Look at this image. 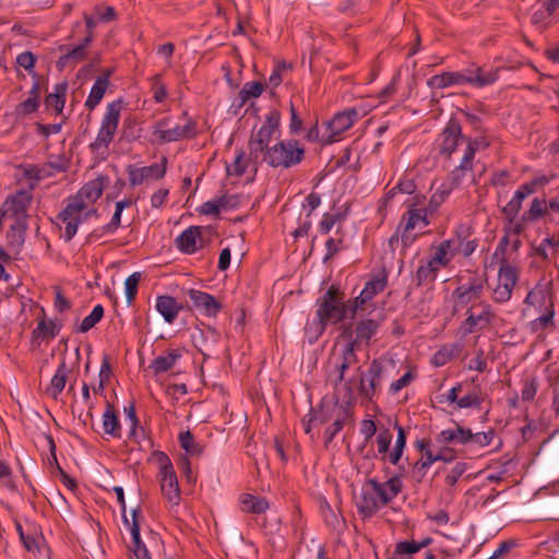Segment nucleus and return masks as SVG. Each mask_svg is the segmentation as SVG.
Instances as JSON below:
<instances>
[{
    "label": "nucleus",
    "instance_id": "ea45409f",
    "mask_svg": "<svg viewBox=\"0 0 559 559\" xmlns=\"http://www.w3.org/2000/svg\"><path fill=\"white\" fill-rule=\"evenodd\" d=\"M180 358V354L177 350H171L163 356H157L151 365L154 373H162L170 370L176 361Z\"/></svg>",
    "mask_w": 559,
    "mask_h": 559
},
{
    "label": "nucleus",
    "instance_id": "f257e3e1",
    "mask_svg": "<svg viewBox=\"0 0 559 559\" xmlns=\"http://www.w3.org/2000/svg\"><path fill=\"white\" fill-rule=\"evenodd\" d=\"M104 187L105 178L103 177L87 182L68 202L66 209L60 212L58 218L66 225L63 234L66 241H70L75 236L78 227L82 222L96 214V210H91L90 205L102 197Z\"/></svg>",
    "mask_w": 559,
    "mask_h": 559
},
{
    "label": "nucleus",
    "instance_id": "c9c22d12",
    "mask_svg": "<svg viewBox=\"0 0 559 559\" xmlns=\"http://www.w3.org/2000/svg\"><path fill=\"white\" fill-rule=\"evenodd\" d=\"M108 88V82L105 78H97L94 85L91 88L90 95L85 102V106L93 110L102 102L106 91Z\"/></svg>",
    "mask_w": 559,
    "mask_h": 559
},
{
    "label": "nucleus",
    "instance_id": "f3484780",
    "mask_svg": "<svg viewBox=\"0 0 559 559\" xmlns=\"http://www.w3.org/2000/svg\"><path fill=\"white\" fill-rule=\"evenodd\" d=\"M430 250L431 253L427 260L440 271L441 267H447L450 264L459 251V246H456L455 239H447L437 247L432 246Z\"/></svg>",
    "mask_w": 559,
    "mask_h": 559
},
{
    "label": "nucleus",
    "instance_id": "7c9ffc66",
    "mask_svg": "<svg viewBox=\"0 0 559 559\" xmlns=\"http://www.w3.org/2000/svg\"><path fill=\"white\" fill-rule=\"evenodd\" d=\"M103 429L105 433L114 438L121 437V426L117 414L115 413L114 405L107 403L106 409L103 414Z\"/></svg>",
    "mask_w": 559,
    "mask_h": 559
},
{
    "label": "nucleus",
    "instance_id": "5701e85b",
    "mask_svg": "<svg viewBox=\"0 0 559 559\" xmlns=\"http://www.w3.org/2000/svg\"><path fill=\"white\" fill-rule=\"evenodd\" d=\"M465 71L468 84L476 87L493 84L498 80V69L485 71L481 67L473 66Z\"/></svg>",
    "mask_w": 559,
    "mask_h": 559
},
{
    "label": "nucleus",
    "instance_id": "0eeeda50",
    "mask_svg": "<svg viewBox=\"0 0 559 559\" xmlns=\"http://www.w3.org/2000/svg\"><path fill=\"white\" fill-rule=\"evenodd\" d=\"M112 490L116 493L117 500L121 507L123 524L130 531L132 537L131 544L129 546L130 550L134 554L136 559H152L146 544L140 537V519L142 518L140 508L132 510V519L129 520L127 516L124 492L122 487L115 486Z\"/></svg>",
    "mask_w": 559,
    "mask_h": 559
},
{
    "label": "nucleus",
    "instance_id": "de8ad7c7",
    "mask_svg": "<svg viewBox=\"0 0 559 559\" xmlns=\"http://www.w3.org/2000/svg\"><path fill=\"white\" fill-rule=\"evenodd\" d=\"M263 92V85L260 82H247L239 92L241 105L247 103L250 98L259 97Z\"/></svg>",
    "mask_w": 559,
    "mask_h": 559
},
{
    "label": "nucleus",
    "instance_id": "39448f33",
    "mask_svg": "<svg viewBox=\"0 0 559 559\" xmlns=\"http://www.w3.org/2000/svg\"><path fill=\"white\" fill-rule=\"evenodd\" d=\"M353 301L345 305L342 294L331 286L324 296L318 299L317 317L319 319V331L322 333L329 323H338L344 320L348 313H352Z\"/></svg>",
    "mask_w": 559,
    "mask_h": 559
},
{
    "label": "nucleus",
    "instance_id": "8fccbe9b",
    "mask_svg": "<svg viewBox=\"0 0 559 559\" xmlns=\"http://www.w3.org/2000/svg\"><path fill=\"white\" fill-rule=\"evenodd\" d=\"M484 399L481 394L475 390L469 391L457 402L459 408H480Z\"/></svg>",
    "mask_w": 559,
    "mask_h": 559
},
{
    "label": "nucleus",
    "instance_id": "423d86ee",
    "mask_svg": "<svg viewBox=\"0 0 559 559\" xmlns=\"http://www.w3.org/2000/svg\"><path fill=\"white\" fill-rule=\"evenodd\" d=\"M304 146L294 139L282 140L265 151L263 162L273 168H292L305 158Z\"/></svg>",
    "mask_w": 559,
    "mask_h": 559
},
{
    "label": "nucleus",
    "instance_id": "c03bdc74",
    "mask_svg": "<svg viewBox=\"0 0 559 559\" xmlns=\"http://www.w3.org/2000/svg\"><path fill=\"white\" fill-rule=\"evenodd\" d=\"M180 447L190 455H199L203 451V447L194 441L193 435L187 430L179 433Z\"/></svg>",
    "mask_w": 559,
    "mask_h": 559
},
{
    "label": "nucleus",
    "instance_id": "1a4fd4ad",
    "mask_svg": "<svg viewBox=\"0 0 559 559\" xmlns=\"http://www.w3.org/2000/svg\"><path fill=\"white\" fill-rule=\"evenodd\" d=\"M152 135L160 143L192 139L197 135L195 122L188 120L183 126H171V118L165 117L154 123Z\"/></svg>",
    "mask_w": 559,
    "mask_h": 559
},
{
    "label": "nucleus",
    "instance_id": "4c0bfd02",
    "mask_svg": "<svg viewBox=\"0 0 559 559\" xmlns=\"http://www.w3.org/2000/svg\"><path fill=\"white\" fill-rule=\"evenodd\" d=\"M518 282V271L516 269L503 261L500 265L498 272V285L510 288L513 292V288Z\"/></svg>",
    "mask_w": 559,
    "mask_h": 559
},
{
    "label": "nucleus",
    "instance_id": "e433bc0d",
    "mask_svg": "<svg viewBox=\"0 0 559 559\" xmlns=\"http://www.w3.org/2000/svg\"><path fill=\"white\" fill-rule=\"evenodd\" d=\"M67 85L64 83L57 84L53 92L48 94L45 103L49 108H53L57 114H61L66 103Z\"/></svg>",
    "mask_w": 559,
    "mask_h": 559
},
{
    "label": "nucleus",
    "instance_id": "f03ea898",
    "mask_svg": "<svg viewBox=\"0 0 559 559\" xmlns=\"http://www.w3.org/2000/svg\"><path fill=\"white\" fill-rule=\"evenodd\" d=\"M382 371V365L377 359L371 361L366 372L358 367V379L349 378L344 384L336 386V397L347 406L356 402L357 394L366 401H371L380 391Z\"/></svg>",
    "mask_w": 559,
    "mask_h": 559
},
{
    "label": "nucleus",
    "instance_id": "ddd939ff",
    "mask_svg": "<svg viewBox=\"0 0 559 559\" xmlns=\"http://www.w3.org/2000/svg\"><path fill=\"white\" fill-rule=\"evenodd\" d=\"M364 114L355 107L348 108L342 112H337L331 121L328 122L329 134L324 140L325 143H333L338 141V136L348 130L355 121H357Z\"/></svg>",
    "mask_w": 559,
    "mask_h": 559
},
{
    "label": "nucleus",
    "instance_id": "473e14b6",
    "mask_svg": "<svg viewBox=\"0 0 559 559\" xmlns=\"http://www.w3.org/2000/svg\"><path fill=\"white\" fill-rule=\"evenodd\" d=\"M240 504L243 512L254 514L264 513L269 509V502L266 499L250 493H243L240 496Z\"/></svg>",
    "mask_w": 559,
    "mask_h": 559
},
{
    "label": "nucleus",
    "instance_id": "393cba45",
    "mask_svg": "<svg viewBox=\"0 0 559 559\" xmlns=\"http://www.w3.org/2000/svg\"><path fill=\"white\" fill-rule=\"evenodd\" d=\"M188 296L193 302L194 307L204 310L205 314L207 316H215L221 309V305L212 295L207 293L190 289L188 292Z\"/></svg>",
    "mask_w": 559,
    "mask_h": 559
},
{
    "label": "nucleus",
    "instance_id": "bb28decb",
    "mask_svg": "<svg viewBox=\"0 0 559 559\" xmlns=\"http://www.w3.org/2000/svg\"><path fill=\"white\" fill-rule=\"evenodd\" d=\"M59 49L63 52L57 61V68L59 70L74 68L79 62L83 61L87 55V51H84L83 48L78 45L72 48L67 45H61Z\"/></svg>",
    "mask_w": 559,
    "mask_h": 559
},
{
    "label": "nucleus",
    "instance_id": "58836bf2",
    "mask_svg": "<svg viewBox=\"0 0 559 559\" xmlns=\"http://www.w3.org/2000/svg\"><path fill=\"white\" fill-rule=\"evenodd\" d=\"M452 192V187H448L447 185H441L430 197V200L424 209L432 216L438 212L441 204L448 199L450 193Z\"/></svg>",
    "mask_w": 559,
    "mask_h": 559
},
{
    "label": "nucleus",
    "instance_id": "7ed1b4c3",
    "mask_svg": "<svg viewBox=\"0 0 559 559\" xmlns=\"http://www.w3.org/2000/svg\"><path fill=\"white\" fill-rule=\"evenodd\" d=\"M33 194L29 190H19L9 197L2 205V215L13 221L9 237L16 245H22L27 229L28 209L32 205Z\"/></svg>",
    "mask_w": 559,
    "mask_h": 559
},
{
    "label": "nucleus",
    "instance_id": "2eb2a0df",
    "mask_svg": "<svg viewBox=\"0 0 559 559\" xmlns=\"http://www.w3.org/2000/svg\"><path fill=\"white\" fill-rule=\"evenodd\" d=\"M388 285V274L384 270L374 275L368 281L361 290L360 295L353 299L352 316H355L357 310L361 308L367 301L371 300L374 296L382 293Z\"/></svg>",
    "mask_w": 559,
    "mask_h": 559
},
{
    "label": "nucleus",
    "instance_id": "a19ab883",
    "mask_svg": "<svg viewBox=\"0 0 559 559\" xmlns=\"http://www.w3.org/2000/svg\"><path fill=\"white\" fill-rule=\"evenodd\" d=\"M394 429H396L397 431V437L393 450L390 453V463L393 465H397L400 460L402 459L406 445V431L397 423L394 424Z\"/></svg>",
    "mask_w": 559,
    "mask_h": 559
},
{
    "label": "nucleus",
    "instance_id": "4d7b16f0",
    "mask_svg": "<svg viewBox=\"0 0 559 559\" xmlns=\"http://www.w3.org/2000/svg\"><path fill=\"white\" fill-rule=\"evenodd\" d=\"M16 63L24 68L26 71H28L29 74L33 75V78H37V74L33 71L35 63H36V57L31 51H24L20 53L16 57Z\"/></svg>",
    "mask_w": 559,
    "mask_h": 559
},
{
    "label": "nucleus",
    "instance_id": "c85d7f7f",
    "mask_svg": "<svg viewBox=\"0 0 559 559\" xmlns=\"http://www.w3.org/2000/svg\"><path fill=\"white\" fill-rule=\"evenodd\" d=\"M443 459L442 453H433L432 450H427L413 465V477L417 481H421L426 476L430 466L435 463Z\"/></svg>",
    "mask_w": 559,
    "mask_h": 559
},
{
    "label": "nucleus",
    "instance_id": "f704fd0d",
    "mask_svg": "<svg viewBox=\"0 0 559 559\" xmlns=\"http://www.w3.org/2000/svg\"><path fill=\"white\" fill-rule=\"evenodd\" d=\"M392 433L388 428L380 429V431L376 436V443L378 448V453L374 454V457L379 459L382 462H390V445L392 442Z\"/></svg>",
    "mask_w": 559,
    "mask_h": 559
},
{
    "label": "nucleus",
    "instance_id": "774afa93",
    "mask_svg": "<svg viewBox=\"0 0 559 559\" xmlns=\"http://www.w3.org/2000/svg\"><path fill=\"white\" fill-rule=\"evenodd\" d=\"M469 370H476L479 372H484L487 369V362L484 359V350H477V354L474 358H472L468 362Z\"/></svg>",
    "mask_w": 559,
    "mask_h": 559
},
{
    "label": "nucleus",
    "instance_id": "6ab92c4d",
    "mask_svg": "<svg viewBox=\"0 0 559 559\" xmlns=\"http://www.w3.org/2000/svg\"><path fill=\"white\" fill-rule=\"evenodd\" d=\"M202 226H190L185 229L176 239V248L187 254H192L202 248Z\"/></svg>",
    "mask_w": 559,
    "mask_h": 559
},
{
    "label": "nucleus",
    "instance_id": "aec40b11",
    "mask_svg": "<svg viewBox=\"0 0 559 559\" xmlns=\"http://www.w3.org/2000/svg\"><path fill=\"white\" fill-rule=\"evenodd\" d=\"M357 348L353 346V344H346L342 349L338 361L336 362V376L333 380L334 386H341L349 379H346L347 370L357 365L358 358L356 354Z\"/></svg>",
    "mask_w": 559,
    "mask_h": 559
},
{
    "label": "nucleus",
    "instance_id": "9b49d317",
    "mask_svg": "<svg viewBox=\"0 0 559 559\" xmlns=\"http://www.w3.org/2000/svg\"><path fill=\"white\" fill-rule=\"evenodd\" d=\"M463 139L460 122L455 119H450L436 140V148L441 156L450 158Z\"/></svg>",
    "mask_w": 559,
    "mask_h": 559
},
{
    "label": "nucleus",
    "instance_id": "052dcab7",
    "mask_svg": "<svg viewBox=\"0 0 559 559\" xmlns=\"http://www.w3.org/2000/svg\"><path fill=\"white\" fill-rule=\"evenodd\" d=\"M555 310L552 304L549 305L547 312L535 319L532 324L534 330H544L554 323Z\"/></svg>",
    "mask_w": 559,
    "mask_h": 559
},
{
    "label": "nucleus",
    "instance_id": "f8f14e48",
    "mask_svg": "<svg viewBox=\"0 0 559 559\" xmlns=\"http://www.w3.org/2000/svg\"><path fill=\"white\" fill-rule=\"evenodd\" d=\"M485 283L484 277H472L467 283L457 286L452 293L454 309H463L479 299L484 294Z\"/></svg>",
    "mask_w": 559,
    "mask_h": 559
},
{
    "label": "nucleus",
    "instance_id": "864d4df0",
    "mask_svg": "<svg viewBox=\"0 0 559 559\" xmlns=\"http://www.w3.org/2000/svg\"><path fill=\"white\" fill-rule=\"evenodd\" d=\"M547 212V204L545 200L535 198L532 201L530 210L524 214V218L527 221H535Z\"/></svg>",
    "mask_w": 559,
    "mask_h": 559
},
{
    "label": "nucleus",
    "instance_id": "09e8293b",
    "mask_svg": "<svg viewBox=\"0 0 559 559\" xmlns=\"http://www.w3.org/2000/svg\"><path fill=\"white\" fill-rule=\"evenodd\" d=\"M349 418V414L347 411L343 412L342 416H337L333 424L329 426L324 431V441L325 443H330L335 436L343 429L345 421Z\"/></svg>",
    "mask_w": 559,
    "mask_h": 559
},
{
    "label": "nucleus",
    "instance_id": "412c9836",
    "mask_svg": "<svg viewBox=\"0 0 559 559\" xmlns=\"http://www.w3.org/2000/svg\"><path fill=\"white\" fill-rule=\"evenodd\" d=\"M380 324V321L374 319H364L358 321L354 330L355 337L350 338L348 344H353L357 349L361 345L368 346L370 340L377 334Z\"/></svg>",
    "mask_w": 559,
    "mask_h": 559
},
{
    "label": "nucleus",
    "instance_id": "b1692460",
    "mask_svg": "<svg viewBox=\"0 0 559 559\" xmlns=\"http://www.w3.org/2000/svg\"><path fill=\"white\" fill-rule=\"evenodd\" d=\"M155 308L167 323H173L183 306L175 297L164 295L157 297Z\"/></svg>",
    "mask_w": 559,
    "mask_h": 559
},
{
    "label": "nucleus",
    "instance_id": "37998d69",
    "mask_svg": "<svg viewBox=\"0 0 559 559\" xmlns=\"http://www.w3.org/2000/svg\"><path fill=\"white\" fill-rule=\"evenodd\" d=\"M431 543V538H425L421 542L404 540L395 545V550L404 556L412 557L417 554L420 549L428 546Z\"/></svg>",
    "mask_w": 559,
    "mask_h": 559
},
{
    "label": "nucleus",
    "instance_id": "69168bd1",
    "mask_svg": "<svg viewBox=\"0 0 559 559\" xmlns=\"http://www.w3.org/2000/svg\"><path fill=\"white\" fill-rule=\"evenodd\" d=\"M455 432V443L457 444H468L471 443L472 437V430L468 428H464L460 426L459 424H455L454 427Z\"/></svg>",
    "mask_w": 559,
    "mask_h": 559
},
{
    "label": "nucleus",
    "instance_id": "603ef678",
    "mask_svg": "<svg viewBox=\"0 0 559 559\" xmlns=\"http://www.w3.org/2000/svg\"><path fill=\"white\" fill-rule=\"evenodd\" d=\"M141 277H142L141 273L135 272V273L129 275L124 282L126 296H127V300H128L129 305L132 304V301L134 300V298L136 296L138 286L141 281Z\"/></svg>",
    "mask_w": 559,
    "mask_h": 559
},
{
    "label": "nucleus",
    "instance_id": "72a5a7b5",
    "mask_svg": "<svg viewBox=\"0 0 559 559\" xmlns=\"http://www.w3.org/2000/svg\"><path fill=\"white\" fill-rule=\"evenodd\" d=\"M122 205H116L110 222L91 233L88 238L99 239L105 235H112L121 226Z\"/></svg>",
    "mask_w": 559,
    "mask_h": 559
},
{
    "label": "nucleus",
    "instance_id": "13d9d810",
    "mask_svg": "<svg viewBox=\"0 0 559 559\" xmlns=\"http://www.w3.org/2000/svg\"><path fill=\"white\" fill-rule=\"evenodd\" d=\"M467 466L465 463L459 462L456 463L447 474L445 484L449 487H454L457 480L462 477V475L466 472Z\"/></svg>",
    "mask_w": 559,
    "mask_h": 559
},
{
    "label": "nucleus",
    "instance_id": "a878e982",
    "mask_svg": "<svg viewBox=\"0 0 559 559\" xmlns=\"http://www.w3.org/2000/svg\"><path fill=\"white\" fill-rule=\"evenodd\" d=\"M432 88H445L452 85L468 84L466 71L462 72H444L430 78L427 82Z\"/></svg>",
    "mask_w": 559,
    "mask_h": 559
},
{
    "label": "nucleus",
    "instance_id": "cd10ccee",
    "mask_svg": "<svg viewBox=\"0 0 559 559\" xmlns=\"http://www.w3.org/2000/svg\"><path fill=\"white\" fill-rule=\"evenodd\" d=\"M71 370V367H69L64 360H62L58 366L50 381V385L47 388V393L52 399L57 400L61 392L64 390Z\"/></svg>",
    "mask_w": 559,
    "mask_h": 559
},
{
    "label": "nucleus",
    "instance_id": "5fc2aeb1",
    "mask_svg": "<svg viewBox=\"0 0 559 559\" xmlns=\"http://www.w3.org/2000/svg\"><path fill=\"white\" fill-rule=\"evenodd\" d=\"M59 332V329L57 328V324L53 321H45L41 320L38 322L37 328L34 330L35 336H43V337H55L56 334Z\"/></svg>",
    "mask_w": 559,
    "mask_h": 559
},
{
    "label": "nucleus",
    "instance_id": "4468645a",
    "mask_svg": "<svg viewBox=\"0 0 559 559\" xmlns=\"http://www.w3.org/2000/svg\"><path fill=\"white\" fill-rule=\"evenodd\" d=\"M167 168V158L163 157L160 164H152L150 166L144 167H133L129 166L128 168V177L131 187H135L146 182L148 180H158L162 179L166 174Z\"/></svg>",
    "mask_w": 559,
    "mask_h": 559
},
{
    "label": "nucleus",
    "instance_id": "bf43d9fd",
    "mask_svg": "<svg viewBox=\"0 0 559 559\" xmlns=\"http://www.w3.org/2000/svg\"><path fill=\"white\" fill-rule=\"evenodd\" d=\"M38 107L39 100H36L35 97H27L24 102L16 105L15 112L17 116H27L35 112Z\"/></svg>",
    "mask_w": 559,
    "mask_h": 559
},
{
    "label": "nucleus",
    "instance_id": "2f4dec72",
    "mask_svg": "<svg viewBox=\"0 0 559 559\" xmlns=\"http://www.w3.org/2000/svg\"><path fill=\"white\" fill-rule=\"evenodd\" d=\"M438 272L439 271L427 259L420 260L413 281L416 286L430 284L437 278Z\"/></svg>",
    "mask_w": 559,
    "mask_h": 559
},
{
    "label": "nucleus",
    "instance_id": "680f3d73",
    "mask_svg": "<svg viewBox=\"0 0 559 559\" xmlns=\"http://www.w3.org/2000/svg\"><path fill=\"white\" fill-rule=\"evenodd\" d=\"M518 197H519V194L516 192H514L512 199L503 207V213L506 214V216H508L510 218L515 217L522 207V202H523L524 198H518Z\"/></svg>",
    "mask_w": 559,
    "mask_h": 559
},
{
    "label": "nucleus",
    "instance_id": "e2e57ef3",
    "mask_svg": "<svg viewBox=\"0 0 559 559\" xmlns=\"http://www.w3.org/2000/svg\"><path fill=\"white\" fill-rule=\"evenodd\" d=\"M340 219H341V217L338 214L325 213L323 215L322 221L320 222V225H319L320 233L323 235L329 234L331 231V229L333 228V226L335 225V223Z\"/></svg>",
    "mask_w": 559,
    "mask_h": 559
},
{
    "label": "nucleus",
    "instance_id": "338daca9",
    "mask_svg": "<svg viewBox=\"0 0 559 559\" xmlns=\"http://www.w3.org/2000/svg\"><path fill=\"white\" fill-rule=\"evenodd\" d=\"M281 121V114L278 110H271L265 118V122L261 126L274 132L277 131Z\"/></svg>",
    "mask_w": 559,
    "mask_h": 559
},
{
    "label": "nucleus",
    "instance_id": "c756f323",
    "mask_svg": "<svg viewBox=\"0 0 559 559\" xmlns=\"http://www.w3.org/2000/svg\"><path fill=\"white\" fill-rule=\"evenodd\" d=\"M472 169L473 160H471V153L464 154L460 165L455 167L449 175V181L444 182L443 185L452 187V190L457 188L464 181L466 173L471 171Z\"/></svg>",
    "mask_w": 559,
    "mask_h": 559
},
{
    "label": "nucleus",
    "instance_id": "6e6552de",
    "mask_svg": "<svg viewBox=\"0 0 559 559\" xmlns=\"http://www.w3.org/2000/svg\"><path fill=\"white\" fill-rule=\"evenodd\" d=\"M121 109L122 102L120 99L107 105L97 136L94 142L90 144L92 153H98L102 148H108L115 138L120 120Z\"/></svg>",
    "mask_w": 559,
    "mask_h": 559
},
{
    "label": "nucleus",
    "instance_id": "79ce46f5",
    "mask_svg": "<svg viewBox=\"0 0 559 559\" xmlns=\"http://www.w3.org/2000/svg\"><path fill=\"white\" fill-rule=\"evenodd\" d=\"M126 420L130 426L129 438L139 442V433L144 435L143 428L140 426L139 418L135 413L134 403H130L124 407Z\"/></svg>",
    "mask_w": 559,
    "mask_h": 559
},
{
    "label": "nucleus",
    "instance_id": "20e7f679",
    "mask_svg": "<svg viewBox=\"0 0 559 559\" xmlns=\"http://www.w3.org/2000/svg\"><path fill=\"white\" fill-rule=\"evenodd\" d=\"M423 197L416 195L408 201L407 211L403 214L396 231L391 236L389 243L393 246L401 239L403 249L409 248L417 235L412 234L415 228H425L430 224L431 216L421 207Z\"/></svg>",
    "mask_w": 559,
    "mask_h": 559
},
{
    "label": "nucleus",
    "instance_id": "a211bd4d",
    "mask_svg": "<svg viewBox=\"0 0 559 559\" xmlns=\"http://www.w3.org/2000/svg\"><path fill=\"white\" fill-rule=\"evenodd\" d=\"M380 507H382V503L379 501L378 495L372 491L369 479H367L356 501L357 511L364 519H369L378 512Z\"/></svg>",
    "mask_w": 559,
    "mask_h": 559
},
{
    "label": "nucleus",
    "instance_id": "3c124183",
    "mask_svg": "<svg viewBox=\"0 0 559 559\" xmlns=\"http://www.w3.org/2000/svg\"><path fill=\"white\" fill-rule=\"evenodd\" d=\"M479 307L481 308V311L479 314H475V319L479 324V330H485L486 328L492 324V321L496 316L489 304L481 302L479 304Z\"/></svg>",
    "mask_w": 559,
    "mask_h": 559
},
{
    "label": "nucleus",
    "instance_id": "49530a36",
    "mask_svg": "<svg viewBox=\"0 0 559 559\" xmlns=\"http://www.w3.org/2000/svg\"><path fill=\"white\" fill-rule=\"evenodd\" d=\"M104 317V308L102 305H96L92 312L85 317L78 328V332L80 333H86L91 329H93Z\"/></svg>",
    "mask_w": 559,
    "mask_h": 559
},
{
    "label": "nucleus",
    "instance_id": "6e6d98bb",
    "mask_svg": "<svg viewBox=\"0 0 559 559\" xmlns=\"http://www.w3.org/2000/svg\"><path fill=\"white\" fill-rule=\"evenodd\" d=\"M247 168V162L245 160V153L240 151L235 162L231 165L226 166V173L228 176H241Z\"/></svg>",
    "mask_w": 559,
    "mask_h": 559
},
{
    "label": "nucleus",
    "instance_id": "9d476101",
    "mask_svg": "<svg viewBox=\"0 0 559 559\" xmlns=\"http://www.w3.org/2000/svg\"><path fill=\"white\" fill-rule=\"evenodd\" d=\"M159 476H160V489L163 496L173 504L178 506L180 501V489L178 485L177 475L174 471V466L169 457L159 453Z\"/></svg>",
    "mask_w": 559,
    "mask_h": 559
},
{
    "label": "nucleus",
    "instance_id": "4be33fe9",
    "mask_svg": "<svg viewBox=\"0 0 559 559\" xmlns=\"http://www.w3.org/2000/svg\"><path fill=\"white\" fill-rule=\"evenodd\" d=\"M274 134V131L263 127H260L258 131L252 132L248 144L250 157L252 159H258L260 154H265V151L271 147L269 145Z\"/></svg>",
    "mask_w": 559,
    "mask_h": 559
},
{
    "label": "nucleus",
    "instance_id": "a18cd8bd",
    "mask_svg": "<svg viewBox=\"0 0 559 559\" xmlns=\"http://www.w3.org/2000/svg\"><path fill=\"white\" fill-rule=\"evenodd\" d=\"M457 353V345H444L432 356V364L436 367L444 366L450 360H452Z\"/></svg>",
    "mask_w": 559,
    "mask_h": 559
},
{
    "label": "nucleus",
    "instance_id": "dca6fc26",
    "mask_svg": "<svg viewBox=\"0 0 559 559\" xmlns=\"http://www.w3.org/2000/svg\"><path fill=\"white\" fill-rule=\"evenodd\" d=\"M372 491L378 495L382 506L390 503L403 489L401 474L393 475L386 481L380 483L376 478H369Z\"/></svg>",
    "mask_w": 559,
    "mask_h": 559
},
{
    "label": "nucleus",
    "instance_id": "0e129e2a",
    "mask_svg": "<svg viewBox=\"0 0 559 559\" xmlns=\"http://www.w3.org/2000/svg\"><path fill=\"white\" fill-rule=\"evenodd\" d=\"M488 145L489 143L484 138L468 140L464 154L471 153V160H473L475 153L480 148H486Z\"/></svg>",
    "mask_w": 559,
    "mask_h": 559
}]
</instances>
